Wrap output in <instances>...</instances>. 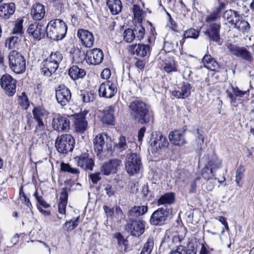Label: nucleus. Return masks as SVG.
Returning <instances> with one entry per match:
<instances>
[{"label":"nucleus","instance_id":"f257e3e1","mask_svg":"<svg viewBox=\"0 0 254 254\" xmlns=\"http://www.w3.org/2000/svg\"><path fill=\"white\" fill-rule=\"evenodd\" d=\"M132 118L137 123L144 124L149 122L151 115L146 104L143 101L135 100L129 105Z\"/></svg>","mask_w":254,"mask_h":254},{"label":"nucleus","instance_id":"f03ea898","mask_svg":"<svg viewBox=\"0 0 254 254\" xmlns=\"http://www.w3.org/2000/svg\"><path fill=\"white\" fill-rule=\"evenodd\" d=\"M67 29V25L63 20L54 19L47 24L46 32L49 38L58 41L65 37Z\"/></svg>","mask_w":254,"mask_h":254},{"label":"nucleus","instance_id":"7ed1b4c3","mask_svg":"<svg viewBox=\"0 0 254 254\" xmlns=\"http://www.w3.org/2000/svg\"><path fill=\"white\" fill-rule=\"evenodd\" d=\"M10 68L16 73L23 72L26 68V62L21 53L16 50L11 51L8 55Z\"/></svg>","mask_w":254,"mask_h":254},{"label":"nucleus","instance_id":"20e7f679","mask_svg":"<svg viewBox=\"0 0 254 254\" xmlns=\"http://www.w3.org/2000/svg\"><path fill=\"white\" fill-rule=\"evenodd\" d=\"M75 144L73 137L68 134H63L57 137L55 142V146L58 151L63 154H67L71 152Z\"/></svg>","mask_w":254,"mask_h":254},{"label":"nucleus","instance_id":"39448f33","mask_svg":"<svg viewBox=\"0 0 254 254\" xmlns=\"http://www.w3.org/2000/svg\"><path fill=\"white\" fill-rule=\"evenodd\" d=\"M142 167L141 158L136 153L129 154L126 159L125 169L130 176L138 173Z\"/></svg>","mask_w":254,"mask_h":254},{"label":"nucleus","instance_id":"423d86ee","mask_svg":"<svg viewBox=\"0 0 254 254\" xmlns=\"http://www.w3.org/2000/svg\"><path fill=\"white\" fill-rule=\"evenodd\" d=\"M220 22L209 23L204 32V34L209 41L215 42L219 46L222 44V40L220 35Z\"/></svg>","mask_w":254,"mask_h":254},{"label":"nucleus","instance_id":"0eeeda50","mask_svg":"<svg viewBox=\"0 0 254 254\" xmlns=\"http://www.w3.org/2000/svg\"><path fill=\"white\" fill-rule=\"evenodd\" d=\"M226 46L229 51L236 57L250 63L253 61L254 58L251 53L246 48L240 47L232 43H227Z\"/></svg>","mask_w":254,"mask_h":254},{"label":"nucleus","instance_id":"6e6552de","mask_svg":"<svg viewBox=\"0 0 254 254\" xmlns=\"http://www.w3.org/2000/svg\"><path fill=\"white\" fill-rule=\"evenodd\" d=\"M117 91L116 84L108 80L101 84L98 89L99 96L106 98H111Z\"/></svg>","mask_w":254,"mask_h":254},{"label":"nucleus","instance_id":"1a4fd4ad","mask_svg":"<svg viewBox=\"0 0 254 254\" xmlns=\"http://www.w3.org/2000/svg\"><path fill=\"white\" fill-rule=\"evenodd\" d=\"M150 142L152 147L156 152L167 147L169 145L167 138L159 131H155L152 133Z\"/></svg>","mask_w":254,"mask_h":254},{"label":"nucleus","instance_id":"9d476101","mask_svg":"<svg viewBox=\"0 0 254 254\" xmlns=\"http://www.w3.org/2000/svg\"><path fill=\"white\" fill-rule=\"evenodd\" d=\"M0 85L9 96H13L16 92V81L9 74H4L0 79Z\"/></svg>","mask_w":254,"mask_h":254},{"label":"nucleus","instance_id":"9b49d317","mask_svg":"<svg viewBox=\"0 0 254 254\" xmlns=\"http://www.w3.org/2000/svg\"><path fill=\"white\" fill-rule=\"evenodd\" d=\"M169 210L167 208H160L155 210L151 215L150 223L153 225H161L167 220Z\"/></svg>","mask_w":254,"mask_h":254},{"label":"nucleus","instance_id":"f8f14e48","mask_svg":"<svg viewBox=\"0 0 254 254\" xmlns=\"http://www.w3.org/2000/svg\"><path fill=\"white\" fill-rule=\"evenodd\" d=\"M70 122L67 117L56 114L53 119L52 126L58 131H67L69 128Z\"/></svg>","mask_w":254,"mask_h":254},{"label":"nucleus","instance_id":"ddd939ff","mask_svg":"<svg viewBox=\"0 0 254 254\" xmlns=\"http://www.w3.org/2000/svg\"><path fill=\"white\" fill-rule=\"evenodd\" d=\"M76 164L86 171H92L94 166V161L89 157V154L86 152L74 158Z\"/></svg>","mask_w":254,"mask_h":254},{"label":"nucleus","instance_id":"4468645a","mask_svg":"<svg viewBox=\"0 0 254 254\" xmlns=\"http://www.w3.org/2000/svg\"><path fill=\"white\" fill-rule=\"evenodd\" d=\"M56 97L58 102L62 106H65L69 103L71 95L68 88L64 85L59 86L56 90Z\"/></svg>","mask_w":254,"mask_h":254},{"label":"nucleus","instance_id":"2eb2a0df","mask_svg":"<svg viewBox=\"0 0 254 254\" xmlns=\"http://www.w3.org/2000/svg\"><path fill=\"white\" fill-rule=\"evenodd\" d=\"M87 113L88 111H84L73 115L74 127L77 132L82 133L87 129L88 123L85 116Z\"/></svg>","mask_w":254,"mask_h":254},{"label":"nucleus","instance_id":"dca6fc26","mask_svg":"<svg viewBox=\"0 0 254 254\" xmlns=\"http://www.w3.org/2000/svg\"><path fill=\"white\" fill-rule=\"evenodd\" d=\"M122 164V161L117 159L110 160L105 162L101 168V171L105 175L115 173Z\"/></svg>","mask_w":254,"mask_h":254},{"label":"nucleus","instance_id":"f3484780","mask_svg":"<svg viewBox=\"0 0 254 254\" xmlns=\"http://www.w3.org/2000/svg\"><path fill=\"white\" fill-rule=\"evenodd\" d=\"M130 223L127 225L130 231L131 235L139 237L144 233L145 222L141 219L129 220Z\"/></svg>","mask_w":254,"mask_h":254},{"label":"nucleus","instance_id":"a211bd4d","mask_svg":"<svg viewBox=\"0 0 254 254\" xmlns=\"http://www.w3.org/2000/svg\"><path fill=\"white\" fill-rule=\"evenodd\" d=\"M104 58L102 51L99 49L89 50L86 53V61L91 64L96 65L102 62Z\"/></svg>","mask_w":254,"mask_h":254},{"label":"nucleus","instance_id":"6ab92c4d","mask_svg":"<svg viewBox=\"0 0 254 254\" xmlns=\"http://www.w3.org/2000/svg\"><path fill=\"white\" fill-rule=\"evenodd\" d=\"M191 86L187 82H183L180 86L172 92V95L178 99H185L188 97L191 93Z\"/></svg>","mask_w":254,"mask_h":254},{"label":"nucleus","instance_id":"aec40b11","mask_svg":"<svg viewBox=\"0 0 254 254\" xmlns=\"http://www.w3.org/2000/svg\"><path fill=\"white\" fill-rule=\"evenodd\" d=\"M27 32L34 39L39 40L44 37L45 28L41 24L35 22L29 25Z\"/></svg>","mask_w":254,"mask_h":254},{"label":"nucleus","instance_id":"412c9836","mask_svg":"<svg viewBox=\"0 0 254 254\" xmlns=\"http://www.w3.org/2000/svg\"><path fill=\"white\" fill-rule=\"evenodd\" d=\"M79 37L83 45L87 48H91L94 43V38L93 34L88 30L79 29L77 32Z\"/></svg>","mask_w":254,"mask_h":254},{"label":"nucleus","instance_id":"4be33fe9","mask_svg":"<svg viewBox=\"0 0 254 254\" xmlns=\"http://www.w3.org/2000/svg\"><path fill=\"white\" fill-rule=\"evenodd\" d=\"M168 137L170 142L176 146H183L187 143L184 134L177 130L171 131Z\"/></svg>","mask_w":254,"mask_h":254},{"label":"nucleus","instance_id":"5701e85b","mask_svg":"<svg viewBox=\"0 0 254 254\" xmlns=\"http://www.w3.org/2000/svg\"><path fill=\"white\" fill-rule=\"evenodd\" d=\"M30 15L34 20H41L45 15V6L39 2L34 3L31 9Z\"/></svg>","mask_w":254,"mask_h":254},{"label":"nucleus","instance_id":"b1692460","mask_svg":"<svg viewBox=\"0 0 254 254\" xmlns=\"http://www.w3.org/2000/svg\"><path fill=\"white\" fill-rule=\"evenodd\" d=\"M42 64L41 73L48 77L51 76L59 67L58 64H56L48 58L43 61Z\"/></svg>","mask_w":254,"mask_h":254},{"label":"nucleus","instance_id":"393cba45","mask_svg":"<svg viewBox=\"0 0 254 254\" xmlns=\"http://www.w3.org/2000/svg\"><path fill=\"white\" fill-rule=\"evenodd\" d=\"M129 50L134 55L144 57L150 53V46L145 44L133 45L130 46Z\"/></svg>","mask_w":254,"mask_h":254},{"label":"nucleus","instance_id":"a878e982","mask_svg":"<svg viewBox=\"0 0 254 254\" xmlns=\"http://www.w3.org/2000/svg\"><path fill=\"white\" fill-rule=\"evenodd\" d=\"M148 211L147 205L134 206L130 208L128 211V216L129 220L136 219L140 216L143 215Z\"/></svg>","mask_w":254,"mask_h":254},{"label":"nucleus","instance_id":"bb28decb","mask_svg":"<svg viewBox=\"0 0 254 254\" xmlns=\"http://www.w3.org/2000/svg\"><path fill=\"white\" fill-rule=\"evenodd\" d=\"M202 160H204L206 163V165L214 172L217 169L220 168L222 166V161L214 155H205Z\"/></svg>","mask_w":254,"mask_h":254},{"label":"nucleus","instance_id":"cd10ccee","mask_svg":"<svg viewBox=\"0 0 254 254\" xmlns=\"http://www.w3.org/2000/svg\"><path fill=\"white\" fill-rule=\"evenodd\" d=\"M15 10L14 3H3L0 5V17L7 19L14 13Z\"/></svg>","mask_w":254,"mask_h":254},{"label":"nucleus","instance_id":"c85d7f7f","mask_svg":"<svg viewBox=\"0 0 254 254\" xmlns=\"http://www.w3.org/2000/svg\"><path fill=\"white\" fill-rule=\"evenodd\" d=\"M241 15L237 11L231 9L225 11L223 14V18L232 26L241 18Z\"/></svg>","mask_w":254,"mask_h":254},{"label":"nucleus","instance_id":"c756f323","mask_svg":"<svg viewBox=\"0 0 254 254\" xmlns=\"http://www.w3.org/2000/svg\"><path fill=\"white\" fill-rule=\"evenodd\" d=\"M115 109L112 106L107 107L104 111L102 121L104 123L114 125L115 124L114 117Z\"/></svg>","mask_w":254,"mask_h":254},{"label":"nucleus","instance_id":"7c9ffc66","mask_svg":"<svg viewBox=\"0 0 254 254\" xmlns=\"http://www.w3.org/2000/svg\"><path fill=\"white\" fill-rule=\"evenodd\" d=\"M68 193L66 188L62 189L58 204L59 212L62 214L65 213V208L67 203Z\"/></svg>","mask_w":254,"mask_h":254},{"label":"nucleus","instance_id":"2f4dec72","mask_svg":"<svg viewBox=\"0 0 254 254\" xmlns=\"http://www.w3.org/2000/svg\"><path fill=\"white\" fill-rule=\"evenodd\" d=\"M33 115L37 123H46L48 113L41 107H36L33 110Z\"/></svg>","mask_w":254,"mask_h":254},{"label":"nucleus","instance_id":"473e14b6","mask_svg":"<svg viewBox=\"0 0 254 254\" xmlns=\"http://www.w3.org/2000/svg\"><path fill=\"white\" fill-rule=\"evenodd\" d=\"M204 66L212 71H216L219 68L217 61L209 55H206L202 60Z\"/></svg>","mask_w":254,"mask_h":254},{"label":"nucleus","instance_id":"72a5a7b5","mask_svg":"<svg viewBox=\"0 0 254 254\" xmlns=\"http://www.w3.org/2000/svg\"><path fill=\"white\" fill-rule=\"evenodd\" d=\"M116 147L121 151L127 149L132 150V148L137 147V144L133 141H128L127 143L125 137L122 136L119 138L118 143H116Z\"/></svg>","mask_w":254,"mask_h":254},{"label":"nucleus","instance_id":"f704fd0d","mask_svg":"<svg viewBox=\"0 0 254 254\" xmlns=\"http://www.w3.org/2000/svg\"><path fill=\"white\" fill-rule=\"evenodd\" d=\"M68 74L73 80L82 78L86 74V72L83 68H80L76 65L72 66L68 70Z\"/></svg>","mask_w":254,"mask_h":254},{"label":"nucleus","instance_id":"c9c22d12","mask_svg":"<svg viewBox=\"0 0 254 254\" xmlns=\"http://www.w3.org/2000/svg\"><path fill=\"white\" fill-rule=\"evenodd\" d=\"M107 4L110 12L113 15L120 12L123 7L121 0H108Z\"/></svg>","mask_w":254,"mask_h":254},{"label":"nucleus","instance_id":"e433bc0d","mask_svg":"<svg viewBox=\"0 0 254 254\" xmlns=\"http://www.w3.org/2000/svg\"><path fill=\"white\" fill-rule=\"evenodd\" d=\"M233 27L243 33H248L250 29V25L241 16V18L237 21Z\"/></svg>","mask_w":254,"mask_h":254},{"label":"nucleus","instance_id":"4c0bfd02","mask_svg":"<svg viewBox=\"0 0 254 254\" xmlns=\"http://www.w3.org/2000/svg\"><path fill=\"white\" fill-rule=\"evenodd\" d=\"M175 201V194L173 192L166 193L162 195L157 201L158 205L171 204Z\"/></svg>","mask_w":254,"mask_h":254},{"label":"nucleus","instance_id":"58836bf2","mask_svg":"<svg viewBox=\"0 0 254 254\" xmlns=\"http://www.w3.org/2000/svg\"><path fill=\"white\" fill-rule=\"evenodd\" d=\"M94 147L95 151L99 154L103 149L105 141V137L103 134H99L94 139Z\"/></svg>","mask_w":254,"mask_h":254},{"label":"nucleus","instance_id":"ea45409f","mask_svg":"<svg viewBox=\"0 0 254 254\" xmlns=\"http://www.w3.org/2000/svg\"><path fill=\"white\" fill-rule=\"evenodd\" d=\"M21 38L22 37L17 35L11 36L6 40L5 46L10 49L16 48L19 46Z\"/></svg>","mask_w":254,"mask_h":254},{"label":"nucleus","instance_id":"a19ab883","mask_svg":"<svg viewBox=\"0 0 254 254\" xmlns=\"http://www.w3.org/2000/svg\"><path fill=\"white\" fill-rule=\"evenodd\" d=\"M132 31L134 33L135 39L141 40L144 38L145 29L141 24V23L136 24L134 29H132Z\"/></svg>","mask_w":254,"mask_h":254},{"label":"nucleus","instance_id":"79ce46f5","mask_svg":"<svg viewBox=\"0 0 254 254\" xmlns=\"http://www.w3.org/2000/svg\"><path fill=\"white\" fill-rule=\"evenodd\" d=\"M154 247V239L152 237H149L147 241L144 244L140 254H150Z\"/></svg>","mask_w":254,"mask_h":254},{"label":"nucleus","instance_id":"37998d69","mask_svg":"<svg viewBox=\"0 0 254 254\" xmlns=\"http://www.w3.org/2000/svg\"><path fill=\"white\" fill-rule=\"evenodd\" d=\"M229 87L236 97L239 98L244 97L245 95L247 97L249 96V91H242L236 86H233L232 84H229Z\"/></svg>","mask_w":254,"mask_h":254},{"label":"nucleus","instance_id":"c03bdc74","mask_svg":"<svg viewBox=\"0 0 254 254\" xmlns=\"http://www.w3.org/2000/svg\"><path fill=\"white\" fill-rule=\"evenodd\" d=\"M245 172V169L243 166L240 165L238 167L236 172V182L240 187H242L243 183L242 180L244 177V173Z\"/></svg>","mask_w":254,"mask_h":254},{"label":"nucleus","instance_id":"a18cd8bd","mask_svg":"<svg viewBox=\"0 0 254 254\" xmlns=\"http://www.w3.org/2000/svg\"><path fill=\"white\" fill-rule=\"evenodd\" d=\"M132 11L134 17V19L137 23H141L142 20V10L140 6L137 5H133Z\"/></svg>","mask_w":254,"mask_h":254},{"label":"nucleus","instance_id":"49530a36","mask_svg":"<svg viewBox=\"0 0 254 254\" xmlns=\"http://www.w3.org/2000/svg\"><path fill=\"white\" fill-rule=\"evenodd\" d=\"M48 58L56 64H58L59 66L60 63L63 60V56L61 52L56 51L55 52H52Z\"/></svg>","mask_w":254,"mask_h":254},{"label":"nucleus","instance_id":"de8ad7c7","mask_svg":"<svg viewBox=\"0 0 254 254\" xmlns=\"http://www.w3.org/2000/svg\"><path fill=\"white\" fill-rule=\"evenodd\" d=\"M215 172L205 165L202 169L201 175L202 177L206 180L212 179L214 176Z\"/></svg>","mask_w":254,"mask_h":254},{"label":"nucleus","instance_id":"09e8293b","mask_svg":"<svg viewBox=\"0 0 254 254\" xmlns=\"http://www.w3.org/2000/svg\"><path fill=\"white\" fill-rule=\"evenodd\" d=\"M199 35V32L194 28H191L185 31L184 33L185 38L196 39Z\"/></svg>","mask_w":254,"mask_h":254},{"label":"nucleus","instance_id":"8fccbe9b","mask_svg":"<svg viewBox=\"0 0 254 254\" xmlns=\"http://www.w3.org/2000/svg\"><path fill=\"white\" fill-rule=\"evenodd\" d=\"M123 38L124 41L127 43H131L135 39L132 29L128 28L125 30L123 33Z\"/></svg>","mask_w":254,"mask_h":254},{"label":"nucleus","instance_id":"3c124183","mask_svg":"<svg viewBox=\"0 0 254 254\" xmlns=\"http://www.w3.org/2000/svg\"><path fill=\"white\" fill-rule=\"evenodd\" d=\"M78 218L75 219H71L66 222L63 226V228L67 231H71L77 226Z\"/></svg>","mask_w":254,"mask_h":254},{"label":"nucleus","instance_id":"603ef678","mask_svg":"<svg viewBox=\"0 0 254 254\" xmlns=\"http://www.w3.org/2000/svg\"><path fill=\"white\" fill-rule=\"evenodd\" d=\"M45 123H37L34 130V133L37 136H42L46 133Z\"/></svg>","mask_w":254,"mask_h":254},{"label":"nucleus","instance_id":"864d4df0","mask_svg":"<svg viewBox=\"0 0 254 254\" xmlns=\"http://www.w3.org/2000/svg\"><path fill=\"white\" fill-rule=\"evenodd\" d=\"M61 169L64 172H67L72 174L78 175L79 174V171L77 169L71 167L68 164L62 163L61 165Z\"/></svg>","mask_w":254,"mask_h":254},{"label":"nucleus","instance_id":"5fc2aeb1","mask_svg":"<svg viewBox=\"0 0 254 254\" xmlns=\"http://www.w3.org/2000/svg\"><path fill=\"white\" fill-rule=\"evenodd\" d=\"M220 16L218 11H214L213 12L209 14L205 19V22L208 24L213 23L217 20Z\"/></svg>","mask_w":254,"mask_h":254},{"label":"nucleus","instance_id":"6e6d98bb","mask_svg":"<svg viewBox=\"0 0 254 254\" xmlns=\"http://www.w3.org/2000/svg\"><path fill=\"white\" fill-rule=\"evenodd\" d=\"M80 97L83 103H89L94 100V94L88 92H82Z\"/></svg>","mask_w":254,"mask_h":254},{"label":"nucleus","instance_id":"4d7b16f0","mask_svg":"<svg viewBox=\"0 0 254 254\" xmlns=\"http://www.w3.org/2000/svg\"><path fill=\"white\" fill-rule=\"evenodd\" d=\"M19 103L20 106L24 109H27L29 106L28 99L25 95V93H22V95L19 97Z\"/></svg>","mask_w":254,"mask_h":254},{"label":"nucleus","instance_id":"13d9d810","mask_svg":"<svg viewBox=\"0 0 254 254\" xmlns=\"http://www.w3.org/2000/svg\"><path fill=\"white\" fill-rule=\"evenodd\" d=\"M23 26L20 22L16 23L12 31L13 35L22 37L23 34Z\"/></svg>","mask_w":254,"mask_h":254},{"label":"nucleus","instance_id":"bf43d9fd","mask_svg":"<svg viewBox=\"0 0 254 254\" xmlns=\"http://www.w3.org/2000/svg\"><path fill=\"white\" fill-rule=\"evenodd\" d=\"M19 196L22 200L25 203V204L28 207L30 208L32 206V204L29 199L25 194V193L23 191L22 188L21 187L19 190Z\"/></svg>","mask_w":254,"mask_h":254},{"label":"nucleus","instance_id":"052dcab7","mask_svg":"<svg viewBox=\"0 0 254 254\" xmlns=\"http://www.w3.org/2000/svg\"><path fill=\"white\" fill-rule=\"evenodd\" d=\"M114 237L117 239L118 244L119 246H126L127 241L125 239L122 235L120 233H117L114 235Z\"/></svg>","mask_w":254,"mask_h":254},{"label":"nucleus","instance_id":"680f3d73","mask_svg":"<svg viewBox=\"0 0 254 254\" xmlns=\"http://www.w3.org/2000/svg\"><path fill=\"white\" fill-rule=\"evenodd\" d=\"M196 140L197 142L198 146L201 147L204 142V137L199 132V130L198 128L196 129Z\"/></svg>","mask_w":254,"mask_h":254},{"label":"nucleus","instance_id":"e2e57ef3","mask_svg":"<svg viewBox=\"0 0 254 254\" xmlns=\"http://www.w3.org/2000/svg\"><path fill=\"white\" fill-rule=\"evenodd\" d=\"M169 254H187V253L183 246H180L176 250L172 251Z\"/></svg>","mask_w":254,"mask_h":254},{"label":"nucleus","instance_id":"0e129e2a","mask_svg":"<svg viewBox=\"0 0 254 254\" xmlns=\"http://www.w3.org/2000/svg\"><path fill=\"white\" fill-rule=\"evenodd\" d=\"M164 69L168 73L177 71L176 68L173 64H166L164 66Z\"/></svg>","mask_w":254,"mask_h":254},{"label":"nucleus","instance_id":"69168bd1","mask_svg":"<svg viewBox=\"0 0 254 254\" xmlns=\"http://www.w3.org/2000/svg\"><path fill=\"white\" fill-rule=\"evenodd\" d=\"M111 71L109 68H105L101 73V77L103 79H108L110 77Z\"/></svg>","mask_w":254,"mask_h":254},{"label":"nucleus","instance_id":"338daca9","mask_svg":"<svg viewBox=\"0 0 254 254\" xmlns=\"http://www.w3.org/2000/svg\"><path fill=\"white\" fill-rule=\"evenodd\" d=\"M100 173L92 174L90 175V179L94 184H96L101 179L99 176Z\"/></svg>","mask_w":254,"mask_h":254},{"label":"nucleus","instance_id":"774afa93","mask_svg":"<svg viewBox=\"0 0 254 254\" xmlns=\"http://www.w3.org/2000/svg\"><path fill=\"white\" fill-rule=\"evenodd\" d=\"M145 128L144 127H141L138 132V140L139 142H141L142 138L144 136L145 131Z\"/></svg>","mask_w":254,"mask_h":254}]
</instances>
